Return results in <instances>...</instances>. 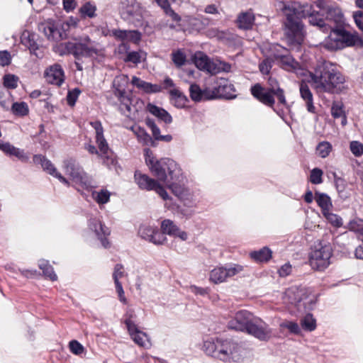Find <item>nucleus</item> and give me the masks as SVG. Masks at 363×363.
Here are the masks:
<instances>
[{
	"label": "nucleus",
	"mask_w": 363,
	"mask_h": 363,
	"mask_svg": "<svg viewBox=\"0 0 363 363\" xmlns=\"http://www.w3.org/2000/svg\"><path fill=\"white\" fill-rule=\"evenodd\" d=\"M144 152L145 162L152 173L157 178V181L146 174L135 172V179L137 184L141 189L155 191L164 201L170 199L164 188L159 182L164 183L168 180L166 167L167 168L168 175L171 180L179 178L181 174L179 167L174 160L170 159L157 160L149 148L145 149Z\"/></svg>",
	"instance_id": "nucleus-1"
},
{
	"label": "nucleus",
	"mask_w": 363,
	"mask_h": 363,
	"mask_svg": "<svg viewBox=\"0 0 363 363\" xmlns=\"http://www.w3.org/2000/svg\"><path fill=\"white\" fill-rule=\"evenodd\" d=\"M308 82L318 94H340L347 89L345 77L330 63L324 62L314 73L308 71Z\"/></svg>",
	"instance_id": "nucleus-2"
},
{
	"label": "nucleus",
	"mask_w": 363,
	"mask_h": 363,
	"mask_svg": "<svg viewBox=\"0 0 363 363\" xmlns=\"http://www.w3.org/2000/svg\"><path fill=\"white\" fill-rule=\"evenodd\" d=\"M269 88L266 90L259 84H256L251 88V94L259 101L265 105L272 107L274 104V95L278 98L279 101L284 105L286 104V100L284 90L279 87L276 79L269 77Z\"/></svg>",
	"instance_id": "nucleus-3"
},
{
	"label": "nucleus",
	"mask_w": 363,
	"mask_h": 363,
	"mask_svg": "<svg viewBox=\"0 0 363 363\" xmlns=\"http://www.w3.org/2000/svg\"><path fill=\"white\" fill-rule=\"evenodd\" d=\"M62 169L74 186L83 189H89L96 186L91 177L88 176L72 160L63 162Z\"/></svg>",
	"instance_id": "nucleus-4"
},
{
	"label": "nucleus",
	"mask_w": 363,
	"mask_h": 363,
	"mask_svg": "<svg viewBox=\"0 0 363 363\" xmlns=\"http://www.w3.org/2000/svg\"><path fill=\"white\" fill-rule=\"evenodd\" d=\"M286 303L294 305L297 307L303 306L305 308H311L315 303V296L306 288L291 286L286 290L284 296Z\"/></svg>",
	"instance_id": "nucleus-5"
},
{
	"label": "nucleus",
	"mask_w": 363,
	"mask_h": 363,
	"mask_svg": "<svg viewBox=\"0 0 363 363\" xmlns=\"http://www.w3.org/2000/svg\"><path fill=\"white\" fill-rule=\"evenodd\" d=\"M244 269V266L239 264H219L209 272L208 280L214 284L225 283L229 279L242 273Z\"/></svg>",
	"instance_id": "nucleus-6"
},
{
	"label": "nucleus",
	"mask_w": 363,
	"mask_h": 363,
	"mask_svg": "<svg viewBox=\"0 0 363 363\" xmlns=\"http://www.w3.org/2000/svg\"><path fill=\"white\" fill-rule=\"evenodd\" d=\"M192 60L196 67L211 74H216L222 71L228 72L230 66L219 60L210 59L204 52H196L193 55Z\"/></svg>",
	"instance_id": "nucleus-7"
},
{
	"label": "nucleus",
	"mask_w": 363,
	"mask_h": 363,
	"mask_svg": "<svg viewBox=\"0 0 363 363\" xmlns=\"http://www.w3.org/2000/svg\"><path fill=\"white\" fill-rule=\"evenodd\" d=\"M331 256V245L328 243L320 242L311 253L309 259L310 265L313 269L324 270L329 266Z\"/></svg>",
	"instance_id": "nucleus-8"
},
{
	"label": "nucleus",
	"mask_w": 363,
	"mask_h": 363,
	"mask_svg": "<svg viewBox=\"0 0 363 363\" xmlns=\"http://www.w3.org/2000/svg\"><path fill=\"white\" fill-rule=\"evenodd\" d=\"M90 125L95 130L96 140L99 148V157L103 160L104 164L110 167L115 165L116 161L113 154L110 152L108 143L104 137V129L101 122L98 121L90 122Z\"/></svg>",
	"instance_id": "nucleus-9"
},
{
	"label": "nucleus",
	"mask_w": 363,
	"mask_h": 363,
	"mask_svg": "<svg viewBox=\"0 0 363 363\" xmlns=\"http://www.w3.org/2000/svg\"><path fill=\"white\" fill-rule=\"evenodd\" d=\"M220 361L223 362H239L244 358L245 350L231 338H225Z\"/></svg>",
	"instance_id": "nucleus-10"
},
{
	"label": "nucleus",
	"mask_w": 363,
	"mask_h": 363,
	"mask_svg": "<svg viewBox=\"0 0 363 363\" xmlns=\"http://www.w3.org/2000/svg\"><path fill=\"white\" fill-rule=\"evenodd\" d=\"M145 13V11L141 4L135 0H127V4L121 10L123 18L135 25L141 23Z\"/></svg>",
	"instance_id": "nucleus-11"
},
{
	"label": "nucleus",
	"mask_w": 363,
	"mask_h": 363,
	"mask_svg": "<svg viewBox=\"0 0 363 363\" xmlns=\"http://www.w3.org/2000/svg\"><path fill=\"white\" fill-rule=\"evenodd\" d=\"M74 44V56L93 57L100 53L99 44L91 41L89 36L81 37Z\"/></svg>",
	"instance_id": "nucleus-12"
},
{
	"label": "nucleus",
	"mask_w": 363,
	"mask_h": 363,
	"mask_svg": "<svg viewBox=\"0 0 363 363\" xmlns=\"http://www.w3.org/2000/svg\"><path fill=\"white\" fill-rule=\"evenodd\" d=\"M255 317L250 312L241 310L235 313L228 321V325L230 329L246 332Z\"/></svg>",
	"instance_id": "nucleus-13"
},
{
	"label": "nucleus",
	"mask_w": 363,
	"mask_h": 363,
	"mask_svg": "<svg viewBox=\"0 0 363 363\" xmlns=\"http://www.w3.org/2000/svg\"><path fill=\"white\" fill-rule=\"evenodd\" d=\"M246 333L263 341L269 340L272 335V329L258 317L254 318Z\"/></svg>",
	"instance_id": "nucleus-14"
},
{
	"label": "nucleus",
	"mask_w": 363,
	"mask_h": 363,
	"mask_svg": "<svg viewBox=\"0 0 363 363\" xmlns=\"http://www.w3.org/2000/svg\"><path fill=\"white\" fill-rule=\"evenodd\" d=\"M224 340L223 337H208L203 340L201 350L207 356L220 361Z\"/></svg>",
	"instance_id": "nucleus-15"
},
{
	"label": "nucleus",
	"mask_w": 363,
	"mask_h": 363,
	"mask_svg": "<svg viewBox=\"0 0 363 363\" xmlns=\"http://www.w3.org/2000/svg\"><path fill=\"white\" fill-rule=\"evenodd\" d=\"M269 56H273L276 59L280 60L281 67L286 71L293 72L298 76L306 77L308 70L301 67L291 55H284L279 53H269Z\"/></svg>",
	"instance_id": "nucleus-16"
},
{
	"label": "nucleus",
	"mask_w": 363,
	"mask_h": 363,
	"mask_svg": "<svg viewBox=\"0 0 363 363\" xmlns=\"http://www.w3.org/2000/svg\"><path fill=\"white\" fill-rule=\"evenodd\" d=\"M286 26V38L289 45H301L303 40V26L301 23L288 19Z\"/></svg>",
	"instance_id": "nucleus-17"
},
{
	"label": "nucleus",
	"mask_w": 363,
	"mask_h": 363,
	"mask_svg": "<svg viewBox=\"0 0 363 363\" xmlns=\"http://www.w3.org/2000/svg\"><path fill=\"white\" fill-rule=\"evenodd\" d=\"M212 99L216 98L233 99L236 96L234 86L225 79H219L211 88Z\"/></svg>",
	"instance_id": "nucleus-18"
},
{
	"label": "nucleus",
	"mask_w": 363,
	"mask_h": 363,
	"mask_svg": "<svg viewBox=\"0 0 363 363\" xmlns=\"http://www.w3.org/2000/svg\"><path fill=\"white\" fill-rule=\"evenodd\" d=\"M125 323L128 333L135 343L143 347H150V340L145 333L140 330L138 326L130 318L126 319Z\"/></svg>",
	"instance_id": "nucleus-19"
},
{
	"label": "nucleus",
	"mask_w": 363,
	"mask_h": 363,
	"mask_svg": "<svg viewBox=\"0 0 363 363\" xmlns=\"http://www.w3.org/2000/svg\"><path fill=\"white\" fill-rule=\"evenodd\" d=\"M38 28L49 40L57 41L62 40L65 35V33L58 30L55 21L51 19L40 23Z\"/></svg>",
	"instance_id": "nucleus-20"
},
{
	"label": "nucleus",
	"mask_w": 363,
	"mask_h": 363,
	"mask_svg": "<svg viewBox=\"0 0 363 363\" xmlns=\"http://www.w3.org/2000/svg\"><path fill=\"white\" fill-rule=\"evenodd\" d=\"M316 6L320 9L322 14H326L325 21L328 24L331 25L330 23L338 24L343 21V14L340 9L326 6L323 1H317Z\"/></svg>",
	"instance_id": "nucleus-21"
},
{
	"label": "nucleus",
	"mask_w": 363,
	"mask_h": 363,
	"mask_svg": "<svg viewBox=\"0 0 363 363\" xmlns=\"http://www.w3.org/2000/svg\"><path fill=\"white\" fill-rule=\"evenodd\" d=\"M33 160L37 164H40L44 170L48 174L57 178L62 184L70 186V182L54 167L52 162L41 155H35Z\"/></svg>",
	"instance_id": "nucleus-22"
},
{
	"label": "nucleus",
	"mask_w": 363,
	"mask_h": 363,
	"mask_svg": "<svg viewBox=\"0 0 363 363\" xmlns=\"http://www.w3.org/2000/svg\"><path fill=\"white\" fill-rule=\"evenodd\" d=\"M49 84L60 86L65 81V72L60 65L54 64L48 67L44 72Z\"/></svg>",
	"instance_id": "nucleus-23"
},
{
	"label": "nucleus",
	"mask_w": 363,
	"mask_h": 363,
	"mask_svg": "<svg viewBox=\"0 0 363 363\" xmlns=\"http://www.w3.org/2000/svg\"><path fill=\"white\" fill-rule=\"evenodd\" d=\"M161 230L169 236L178 238L182 241L188 239L187 233L182 230L172 220L169 219L164 220L161 223Z\"/></svg>",
	"instance_id": "nucleus-24"
},
{
	"label": "nucleus",
	"mask_w": 363,
	"mask_h": 363,
	"mask_svg": "<svg viewBox=\"0 0 363 363\" xmlns=\"http://www.w3.org/2000/svg\"><path fill=\"white\" fill-rule=\"evenodd\" d=\"M111 35L118 40L125 43L128 42L138 43L141 39V34L137 30L113 29L111 30Z\"/></svg>",
	"instance_id": "nucleus-25"
},
{
	"label": "nucleus",
	"mask_w": 363,
	"mask_h": 363,
	"mask_svg": "<svg viewBox=\"0 0 363 363\" xmlns=\"http://www.w3.org/2000/svg\"><path fill=\"white\" fill-rule=\"evenodd\" d=\"M190 83L189 94L191 99L194 101L212 99L211 88L206 87L202 90L199 85L186 80Z\"/></svg>",
	"instance_id": "nucleus-26"
},
{
	"label": "nucleus",
	"mask_w": 363,
	"mask_h": 363,
	"mask_svg": "<svg viewBox=\"0 0 363 363\" xmlns=\"http://www.w3.org/2000/svg\"><path fill=\"white\" fill-rule=\"evenodd\" d=\"M304 12H306V15L308 18V21L310 24L314 26H317L323 32H328L331 29V28H333L332 25H330L328 24V23H326L325 19L320 17V16L323 15L322 14L320 10L319 11H313L309 13V11L307 9H305Z\"/></svg>",
	"instance_id": "nucleus-27"
},
{
	"label": "nucleus",
	"mask_w": 363,
	"mask_h": 363,
	"mask_svg": "<svg viewBox=\"0 0 363 363\" xmlns=\"http://www.w3.org/2000/svg\"><path fill=\"white\" fill-rule=\"evenodd\" d=\"M330 33L328 38L323 42V46L330 50H336L343 48V44L340 39V28L331 29Z\"/></svg>",
	"instance_id": "nucleus-28"
},
{
	"label": "nucleus",
	"mask_w": 363,
	"mask_h": 363,
	"mask_svg": "<svg viewBox=\"0 0 363 363\" xmlns=\"http://www.w3.org/2000/svg\"><path fill=\"white\" fill-rule=\"evenodd\" d=\"M89 228L95 232L97 237L101 240L102 245L107 247L108 242L103 238L110 234L109 229L101 223L99 218H93L90 220Z\"/></svg>",
	"instance_id": "nucleus-29"
},
{
	"label": "nucleus",
	"mask_w": 363,
	"mask_h": 363,
	"mask_svg": "<svg viewBox=\"0 0 363 363\" xmlns=\"http://www.w3.org/2000/svg\"><path fill=\"white\" fill-rule=\"evenodd\" d=\"M255 15L251 11L240 13L236 20V23L240 29H251L255 23Z\"/></svg>",
	"instance_id": "nucleus-30"
},
{
	"label": "nucleus",
	"mask_w": 363,
	"mask_h": 363,
	"mask_svg": "<svg viewBox=\"0 0 363 363\" xmlns=\"http://www.w3.org/2000/svg\"><path fill=\"white\" fill-rule=\"evenodd\" d=\"M146 109L152 115L157 118L160 121L164 122L165 123H171L172 121L171 115L162 108L149 103L146 106Z\"/></svg>",
	"instance_id": "nucleus-31"
},
{
	"label": "nucleus",
	"mask_w": 363,
	"mask_h": 363,
	"mask_svg": "<svg viewBox=\"0 0 363 363\" xmlns=\"http://www.w3.org/2000/svg\"><path fill=\"white\" fill-rule=\"evenodd\" d=\"M299 91L301 98L306 101L307 110L311 113H315V108L313 105V94L308 86L302 82L300 84Z\"/></svg>",
	"instance_id": "nucleus-32"
},
{
	"label": "nucleus",
	"mask_w": 363,
	"mask_h": 363,
	"mask_svg": "<svg viewBox=\"0 0 363 363\" xmlns=\"http://www.w3.org/2000/svg\"><path fill=\"white\" fill-rule=\"evenodd\" d=\"M340 39L343 44V48L345 47H350L355 45L359 43H362L361 38L358 34L355 32L350 33L345 29L340 28Z\"/></svg>",
	"instance_id": "nucleus-33"
},
{
	"label": "nucleus",
	"mask_w": 363,
	"mask_h": 363,
	"mask_svg": "<svg viewBox=\"0 0 363 363\" xmlns=\"http://www.w3.org/2000/svg\"><path fill=\"white\" fill-rule=\"evenodd\" d=\"M187 22L192 30L201 31L210 24L211 21L208 18L204 16L188 17Z\"/></svg>",
	"instance_id": "nucleus-34"
},
{
	"label": "nucleus",
	"mask_w": 363,
	"mask_h": 363,
	"mask_svg": "<svg viewBox=\"0 0 363 363\" xmlns=\"http://www.w3.org/2000/svg\"><path fill=\"white\" fill-rule=\"evenodd\" d=\"M172 104L178 108H183L186 106L188 99L177 89H172L169 91Z\"/></svg>",
	"instance_id": "nucleus-35"
},
{
	"label": "nucleus",
	"mask_w": 363,
	"mask_h": 363,
	"mask_svg": "<svg viewBox=\"0 0 363 363\" xmlns=\"http://www.w3.org/2000/svg\"><path fill=\"white\" fill-rule=\"evenodd\" d=\"M128 77L125 74H121L113 80V86L116 89V94L120 98H123L125 94V88L128 84Z\"/></svg>",
	"instance_id": "nucleus-36"
},
{
	"label": "nucleus",
	"mask_w": 363,
	"mask_h": 363,
	"mask_svg": "<svg viewBox=\"0 0 363 363\" xmlns=\"http://www.w3.org/2000/svg\"><path fill=\"white\" fill-rule=\"evenodd\" d=\"M132 84L136 87L147 93H156L161 90L160 86L146 82L137 77H133Z\"/></svg>",
	"instance_id": "nucleus-37"
},
{
	"label": "nucleus",
	"mask_w": 363,
	"mask_h": 363,
	"mask_svg": "<svg viewBox=\"0 0 363 363\" xmlns=\"http://www.w3.org/2000/svg\"><path fill=\"white\" fill-rule=\"evenodd\" d=\"M272 250L267 247L250 253V257L257 262H267L272 258Z\"/></svg>",
	"instance_id": "nucleus-38"
},
{
	"label": "nucleus",
	"mask_w": 363,
	"mask_h": 363,
	"mask_svg": "<svg viewBox=\"0 0 363 363\" xmlns=\"http://www.w3.org/2000/svg\"><path fill=\"white\" fill-rule=\"evenodd\" d=\"M131 129L140 143L144 145H148L150 144L154 145V141L144 128L135 125L133 126Z\"/></svg>",
	"instance_id": "nucleus-39"
},
{
	"label": "nucleus",
	"mask_w": 363,
	"mask_h": 363,
	"mask_svg": "<svg viewBox=\"0 0 363 363\" xmlns=\"http://www.w3.org/2000/svg\"><path fill=\"white\" fill-rule=\"evenodd\" d=\"M165 183L168 188L171 189L172 192L180 199H187L190 196L188 190L184 186L177 183L169 182V180H167Z\"/></svg>",
	"instance_id": "nucleus-40"
},
{
	"label": "nucleus",
	"mask_w": 363,
	"mask_h": 363,
	"mask_svg": "<svg viewBox=\"0 0 363 363\" xmlns=\"http://www.w3.org/2000/svg\"><path fill=\"white\" fill-rule=\"evenodd\" d=\"M315 199L321 208L322 213L331 209L333 204L330 198L325 194L315 193Z\"/></svg>",
	"instance_id": "nucleus-41"
},
{
	"label": "nucleus",
	"mask_w": 363,
	"mask_h": 363,
	"mask_svg": "<svg viewBox=\"0 0 363 363\" xmlns=\"http://www.w3.org/2000/svg\"><path fill=\"white\" fill-rule=\"evenodd\" d=\"M301 325L303 330L312 332L316 328V320L312 314L308 313L301 318Z\"/></svg>",
	"instance_id": "nucleus-42"
},
{
	"label": "nucleus",
	"mask_w": 363,
	"mask_h": 363,
	"mask_svg": "<svg viewBox=\"0 0 363 363\" xmlns=\"http://www.w3.org/2000/svg\"><path fill=\"white\" fill-rule=\"evenodd\" d=\"M93 199L99 205L105 204L110 200L111 193L106 189L92 191Z\"/></svg>",
	"instance_id": "nucleus-43"
},
{
	"label": "nucleus",
	"mask_w": 363,
	"mask_h": 363,
	"mask_svg": "<svg viewBox=\"0 0 363 363\" xmlns=\"http://www.w3.org/2000/svg\"><path fill=\"white\" fill-rule=\"evenodd\" d=\"M54 51L60 55L72 53L74 55V44L72 42L62 43L54 47Z\"/></svg>",
	"instance_id": "nucleus-44"
},
{
	"label": "nucleus",
	"mask_w": 363,
	"mask_h": 363,
	"mask_svg": "<svg viewBox=\"0 0 363 363\" xmlns=\"http://www.w3.org/2000/svg\"><path fill=\"white\" fill-rule=\"evenodd\" d=\"M323 215L327 221L334 228H340L343 224V220L341 216L333 213L331 209L323 213Z\"/></svg>",
	"instance_id": "nucleus-45"
},
{
	"label": "nucleus",
	"mask_w": 363,
	"mask_h": 363,
	"mask_svg": "<svg viewBox=\"0 0 363 363\" xmlns=\"http://www.w3.org/2000/svg\"><path fill=\"white\" fill-rule=\"evenodd\" d=\"M96 7L94 4H91L90 2H86L83 4L79 11L82 18H94L96 16Z\"/></svg>",
	"instance_id": "nucleus-46"
},
{
	"label": "nucleus",
	"mask_w": 363,
	"mask_h": 363,
	"mask_svg": "<svg viewBox=\"0 0 363 363\" xmlns=\"http://www.w3.org/2000/svg\"><path fill=\"white\" fill-rule=\"evenodd\" d=\"M4 148H6L4 152L7 155L15 156L22 161L28 160V157L24 153L23 150L13 146L10 143H8L7 146L4 147Z\"/></svg>",
	"instance_id": "nucleus-47"
},
{
	"label": "nucleus",
	"mask_w": 363,
	"mask_h": 363,
	"mask_svg": "<svg viewBox=\"0 0 363 363\" xmlns=\"http://www.w3.org/2000/svg\"><path fill=\"white\" fill-rule=\"evenodd\" d=\"M4 148H6L4 152L7 155L15 156L22 161L28 160V157L24 153L23 150L13 146L10 143H8L7 146L4 147Z\"/></svg>",
	"instance_id": "nucleus-48"
},
{
	"label": "nucleus",
	"mask_w": 363,
	"mask_h": 363,
	"mask_svg": "<svg viewBox=\"0 0 363 363\" xmlns=\"http://www.w3.org/2000/svg\"><path fill=\"white\" fill-rule=\"evenodd\" d=\"M157 4L164 11V12L171 16L175 21H179L180 17L170 7L168 0H155Z\"/></svg>",
	"instance_id": "nucleus-49"
},
{
	"label": "nucleus",
	"mask_w": 363,
	"mask_h": 363,
	"mask_svg": "<svg viewBox=\"0 0 363 363\" xmlns=\"http://www.w3.org/2000/svg\"><path fill=\"white\" fill-rule=\"evenodd\" d=\"M332 151V145L327 141L320 143L317 147V154L322 158L327 157Z\"/></svg>",
	"instance_id": "nucleus-50"
},
{
	"label": "nucleus",
	"mask_w": 363,
	"mask_h": 363,
	"mask_svg": "<svg viewBox=\"0 0 363 363\" xmlns=\"http://www.w3.org/2000/svg\"><path fill=\"white\" fill-rule=\"evenodd\" d=\"M13 113L19 116H24L28 113V106L25 102H16L12 105Z\"/></svg>",
	"instance_id": "nucleus-51"
},
{
	"label": "nucleus",
	"mask_w": 363,
	"mask_h": 363,
	"mask_svg": "<svg viewBox=\"0 0 363 363\" xmlns=\"http://www.w3.org/2000/svg\"><path fill=\"white\" fill-rule=\"evenodd\" d=\"M39 267L43 270L44 274L48 277L50 280L55 281L57 275L55 274L53 268L48 264L46 261H40Z\"/></svg>",
	"instance_id": "nucleus-52"
},
{
	"label": "nucleus",
	"mask_w": 363,
	"mask_h": 363,
	"mask_svg": "<svg viewBox=\"0 0 363 363\" xmlns=\"http://www.w3.org/2000/svg\"><path fill=\"white\" fill-rule=\"evenodd\" d=\"M18 77L11 74L4 75L3 78L4 86L8 89H16L18 86Z\"/></svg>",
	"instance_id": "nucleus-53"
},
{
	"label": "nucleus",
	"mask_w": 363,
	"mask_h": 363,
	"mask_svg": "<svg viewBox=\"0 0 363 363\" xmlns=\"http://www.w3.org/2000/svg\"><path fill=\"white\" fill-rule=\"evenodd\" d=\"M331 114L335 118H340L345 114L344 105L341 101H334L331 107Z\"/></svg>",
	"instance_id": "nucleus-54"
},
{
	"label": "nucleus",
	"mask_w": 363,
	"mask_h": 363,
	"mask_svg": "<svg viewBox=\"0 0 363 363\" xmlns=\"http://www.w3.org/2000/svg\"><path fill=\"white\" fill-rule=\"evenodd\" d=\"M172 60L174 65L179 67L184 65L186 62V55L182 50H178L172 53Z\"/></svg>",
	"instance_id": "nucleus-55"
},
{
	"label": "nucleus",
	"mask_w": 363,
	"mask_h": 363,
	"mask_svg": "<svg viewBox=\"0 0 363 363\" xmlns=\"http://www.w3.org/2000/svg\"><path fill=\"white\" fill-rule=\"evenodd\" d=\"M150 242L155 245H163L167 242V238L165 233L160 232L157 228H155L152 237L150 238Z\"/></svg>",
	"instance_id": "nucleus-56"
},
{
	"label": "nucleus",
	"mask_w": 363,
	"mask_h": 363,
	"mask_svg": "<svg viewBox=\"0 0 363 363\" xmlns=\"http://www.w3.org/2000/svg\"><path fill=\"white\" fill-rule=\"evenodd\" d=\"M145 56L144 52H130L126 55L123 59L125 62H130L134 64H138L141 62L142 58Z\"/></svg>",
	"instance_id": "nucleus-57"
},
{
	"label": "nucleus",
	"mask_w": 363,
	"mask_h": 363,
	"mask_svg": "<svg viewBox=\"0 0 363 363\" xmlns=\"http://www.w3.org/2000/svg\"><path fill=\"white\" fill-rule=\"evenodd\" d=\"M350 150L355 157H359L363 155V144L357 140L351 141Z\"/></svg>",
	"instance_id": "nucleus-58"
},
{
	"label": "nucleus",
	"mask_w": 363,
	"mask_h": 363,
	"mask_svg": "<svg viewBox=\"0 0 363 363\" xmlns=\"http://www.w3.org/2000/svg\"><path fill=\"white\" fill-rule=\"evenodd\" d=\"M280 327L288 329L291 333L299 335L301 333V328L298 323L293 321H284L280 324Z\"/></svg>",
	"instance_id": "nucleus-59"
},
{
	"label": "nucleus",
	"mask_w": 363,
	"mask_h": 363,
	"mask_svg": "<svg viewBox=\"0 0 363 363\" xmlns=\"http://www.w3.org/2000/svg\"><path fill=\"white\" fill-rule=\"evenodd\" d=\"M348 228L350 230L359 233L363 236V220L354 219L350 222Z\"/></svg>",
	"instance_id": "nucleus-60"
},
{
	"label": "nucleus",
	"mask_w": 363,
	"mask_h": 363,
	"mask_svg": "<svg viewBox=\"0 0 363 363\" xmlns=\"http://www.w3.org/2000/svg\"><path fill=\"white\" fill-rule=\"evenodd\" d=\"M145 123L150 128L155 140H159L162 135L160 134V128L156 125L155 123L150 118H146Z\"/></svg>",
	"instance_id": "nucleus-61"
},
{
	"label": "nucleus",
	"mask_w": 363,
	"mask_h": 363,
	"mask_svg": "<svg viewBox=\"0 0 363 363\" xmlns=\"http://www.w3.org/2000/svg\"><path fill=\"white\" fill-rule=\"evenodd\" d=\"M323 171L318 168L312 169L310 175V181L311 183L318 184L322 183Z\"/></svg>",
	"instance_id": "nucleus-62"
},
{
	"label": "nucleus",
	"mask_w": 363,
	"mask_h": 363,
	"mask_svg": "<svg viewBox=\"0 0 363 363\" xmlns=\"http://www.w3.org/2000/svg\"><path fill=\"white\" fill-rule=\"evenodd\" d=\"M81 91L78 88H75L71 91H69L67 96V104L69 106H73L75 104L76 101L77 100Z\"/></svg>",
	"instance_id": "nucleus-63"
},
{
	"label": "nucleus",
	"mask_w": 363,
	"mask_h": 363,
	"mask_svg": "<svg viewBox=\"0 0 363 363\" xmlns=\"http://www.w3.org/2000/svg\"><path fill=\"white\" fill-rule=\"evenodd\" d=\"M70 351L77 355L82 354L84 351V347L77 340H72L69 343Z\"/></svg>",
	"instance_id": "nucleus-64"
}]
</instances>
